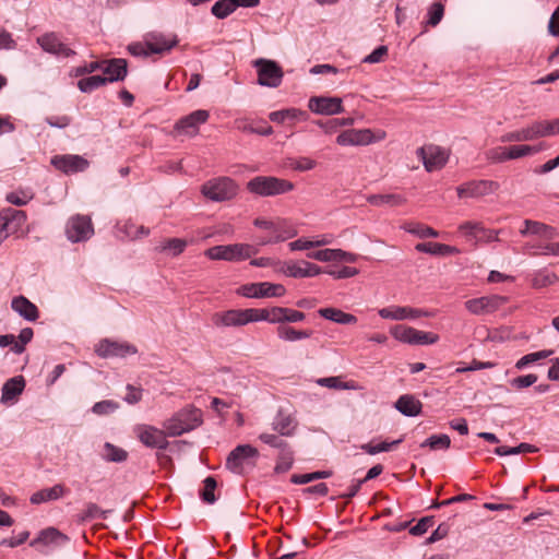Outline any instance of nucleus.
Returning <instances> with one entry per match:
<instances>
[{
	"label": "nucleus",
	"instance_id": "obj_1",
	"mask_svg": "<svg viewBox=\"0 0 559 559\" xmlns=\"http://www.w3.org/2000/svg\"><path fill=\"white\" fill-rule=\"evenodd\" d=\"M202 424V413L198 408H183L164 421L163 427L169 437L181 436Z\"/></svg>",
	"mask_w": 559,
	"mask_h": 559
},
{
	"label": "nucleus",
	"instance_id": "obj_2",
	"mask_svg": "<svg viewBox=\"0 0 559 559\" xmlns=\"http://www.w3.org/2000/svg\"><path fill=\"white\" fill-rule=\"evenodd\" d=\"M253 224L269 231V236L260 241V245L276 243L286 239L293 238L297 235L295 227L286 219H266L258 217Z\"/></svg>",
	"mask_w": 559,
	"mask_h": 559
},
{
	"label": "nucleus",
	"instance_id": "obj_3",
	"mask_svg": "<svg viewBox=\"0 0 559 559\" xmlns=\"http://www.w3.org/2000/svg\"><path fill=\"white\" fill-rule=\"evenodd\" d=\"M258 253V248L248 243L214 246L205 251L211 260L242 261Z\"/></svg>",
	"mask_w": 559,
	"mask_h": 559
},
{
	"label": "nucleus",
	"instance_id": "obj_4",
	"mask_svg": "<svg viewBox=\"0 0 559 559\" xmlns=\"http://www.w3.org/2000/svg\"><path fill=\"white\" fill-rule=\"evenodd\" d=\"M247 188L252 193L271 197L292 191L294 189V185L288 180L276 177L259 176L251 179L247 183Z\"/></svg>",
	"mask_w": 559,
	"mask_h": 559
},
{
	"label": "nucleus",
	"instance_id": "obj_5",
	"mask_svg": "<svg viewBox=\"0 0 559 559\" xmlns=\"http://www.w3.org/2000/svg\"><path fill=\"white\" fill-rule=\"evenodd\" d=\"M201 192L212 201L223 202L236 195L237 185L228 177L214 178L202 186Z\"/></svg>",
	"mask_w": 559,
	"mask_h": 559
},
{
	"label": "nucleus",
	"instance_id": "obj_6",
	"mask_svg": "<svg viewBox=\"0 0 559 559\" xmlns=\"http://www.w3.org/2000/svg\"><path fill=\"white\" fill-rule=\"evenodd\" d=\"M390 333L395 340L409 345H431L439 341L438 334L416 330L403 324L392 326Z\"/></svg>",
	"mask_w": 559,
	"mask_h": 559
},
{
	"label": "nucleus",
	"instance_id": "obj_7",
	"mask_svg": "<svg viewBox=\"0 0 559 559\" xmlns=\"http://www.w3.org/2000/svg\"><path fill=\"white\" fill-rule=\"evenodd\" d=\"M258 456L259 451L255 448L249 444L238 445L229 453L226 467L233 473L242 474L247 466L255 465Z\"/></svg>",
	"mask_w": 559,
	"mask_h": 559
},
{
	"label": "nucleus",
	"instance_id": "obj_8",
	"mask_svg": "<svg viewBox=\"0 0 559 559\" xmlns=\"http://www.w3.org/2000/svg\"><path fill=\"white\" fill-rule=\"evenodd\" d=\"M384 138V131L373 133L370 129H349L337 135L336 143L341 146L368 145L370 143L381 141Z\"/></svg>",
	"mask_w": 559,
	"mask_h": 559
},
{
	"label": "nucleus",
	"instance_id": "obj_9",
	"mask_svg": "<svg viewBox=\"0 0 559 559\" xmlns=\"http://www.w3.org/2000/svg\"><path fill=\"white\" fill-rule=\"evenodd\" d=\"M133 432L142 444L152 449L165 450L168 447L165 429H158L152 425L139 424L134 426Z\"/></svg>",
	"mask_w": 559,
	"mask_h": 559
},
{
	"label": "nucleus",
	"instance_id": "obj_10",
	"mask_svg": "<svg viewBox=\"0 0 559 559\" xmlns=\"http://www.w3.org/2000/svg\"><path fill=\"white\" fill-rule=\"evenodd\" d=\"M554 132L552 124H546L544 121H537L533 124L515 130L512 132H508L501 136L502 142H523V141H533L543 136L550 135Z\"/></svg>",
	"mask_w": 559,
	"mask_h": 559
},
{
	"label": "nucleus",
	"instance_id": "obj_11",
	"mask_svg": "<svg viewBox=\"0 0 559 559\" xmlns=\"http://www.w3.org/2000/svg\"><path fill=\"white\" fill-rule=\"evenodd\" d=\"M24 211L5 207L0 211V245L11 235L16 233L26 223Z\"/></svg>",
	"mask_w": 559,
	"mask_h": 559
},
{
	"label": "nucleus",
	"instance_id": "obj_12",
	"mask_svg": "<svg viewBox=\"0 0 559 559\" xmlns=\"http://www.w3.org/2000/svg\"><path fill=\"white\" fill-rule=\"evenodd\" d=\"M285 293L286 289L282 284H273L269 282L246 284L237 289V294L247 298L281 297Z\"/></svg>",
	"mask_w": 559,
	"mask_h": 559
},
{
	"label": "nucleus",
	"instance_id": "obj_13",
	"mask_svg": "<svg viewBox=\"0 0 559 559\" xmlns=\"http://www.w3.org/2000/svg\"><path fill=\"white\" fill-rule=\"evenodd\" d=\"M258 71V83L269 87H277L282 83L283 70L272 60L259 59L254 62Z\"/></svg>",
	"mask_w": 559,
	"mask_h": 559
},
{
	"label": "nucleus",
	"instance_id": "obj_14",
	"mask_svg": "<svg viewBox=\"0 0 559 559\" xmlns=\"http://www.w3.org/2000/svg\"><path fill=\"white\" fill-rule=\"evenodd\" d=\"M93 234L94 229L90 217L78 214L69 218L66 226V236L71 242L85 241Z\"/></svg>",
	"mask_w": 559,
	"mask_h": 559
},
{
	"label": "nucleus",
	"instance_id": "obj_15",
	"mask_svg": "<svg viewBox=\"0 0 559 559\" xmlns=\"http://www.w3.org/2000/svg\"><path fill=\"white\" fill-rule=\"evenodd\" d=\"M508 302V298L499 295L485 296L465 301V308L473 314L481 316L497 311Z\"/></svg>",
	"mask_w": 559,
	"mask_h": 559
},
{
	"label": "nucleus",
	"instance_id": "obj_16",
	"mask_svg": "<svg viewBox=\"0 0 559 559\" xmlns=\"http://www.w3.org/2000/svg\"><path fill=\"white\" fill-rule=\"evenodd\" d=\"M418 155L424 162L427 171L441 169L448 162V153L438 145H426L418 150Z\"/></svg>",
	"mask_w": 559,
	"mask_h": 559
},
{
	"label": "nucleus",
	"instance_id": "obj_17",
	"mask_svg": "<svg viewBox=\"0 0 559 559\" xmlns=\"http://www.w3.org/2000/svg\"><path fill=\"white\" fill-rule=\"evenodd\" d=\"M211 321L217 328L242 326L249 323L248 309L215 312L212 314Z\"/></svg>",
	"mask_w": 559,
	"mask_h": 559
},
{
	"label": "nucleus",
	"instance_id": "obj_18",
	"mask_svg": "<svg viewBox=\"0 0 559 559\" xmlns=\"http://www.w3.org/2000/svg\"><path fill=\"white\" fill-rule=\"evenodd\" d=\"M499 185L491 180L469 181L456 188L460 198H480L493 193Z\"/></svg>",
	"mask_w": 559,
	"mask_h": 559
},
{
	"label": "nucleus",
	"instance_id": "obj_19",
	"mask_svg": "<svg viewBox=\"0 0 559 559\" xmlns=\"http://www.w3.org/2000/svg\"><path fill=\"white\" fill-rule=\"evenodd\" d=\"M51 165L66 175L84 171L88 167V162L80 155H56L51 158Z\"/></svg>",
	"mask_w": 559,
	"mask_h": 559
},
{
	"label": "nucleus",
	"instance_id": "obj_20",
	"mask_svg": "<svg viewBox=\"0 0 559 559\" xmlns=\"http://www.w3.org/2000/svg\"><path fill=\"white\" fill-rule=\"evenodd\" d=\"M26 382L23 376H15L8 379L1 389L0 403L4 406H13L17 403L20 395L25 389Z\"/></svg>",
	"mask_w": 559,
	"mask_h": 559
},
{
	"label": "nucleus",
	"instance_id": "obj_21",
	"mask_svg": "<svg viewBox=\"0 0 559 559\" xmlns=\"http://www.w3.org/2000/svg\"><path fill=\"white\" fill-rule=\"evenodd\" d=\"M210 117L207 110L199 109L179 119L175 129L182 134L193 136L199 132V126L205 123Z\"/></svg>",
	"mask_w": 559,
	"mask_h": 559
},
{
	"label": "nucleus",
	"instance_id": "obj_22",
	"mask_svg": "<svg viewBox=\"0 0 559 559\" xmlns=\"http://www.w3.org/2000/svg\"><path fill=\"white\" fill-rule=\"evenodd\" d=\"M308 107L316 114L328 116L344 111L342 99L338 97H311Z\"/></svg>",
	"mask_w": 559,
	"mask_h": 559
},
{
	"label": "nucleus",
	"instance_id": "obj_23",
	"mask_svg": "<svg viewBox=\"0 0 559 559\" xmlns=\"http://www.w3.org/2000/svg\"><path fill=\"white\" fill-rule=\"evenodd\" d=\"M37 44L48 53L57 57H69L74 51L63 44L55 33H47L37 38Z\"/></svg>",
	"mask_w": 559,
	"mask_h": 559
},
{
	"label": "nucleus",
	"instance_id": "obj_24",
	"mask_svg": "<svg viewBox=\"0 0 559 559\" xmlns=\"http://www.w3.org/2000/svg\"><path fill=\"white\" fill-rule=\"evenodd\" d=\"M68 540L67 536L55 527L43 530L32 542V546L40 547L41 551H48L53 547L63 545Z\"/></svg>",
	"mask_w": 559,
	"mask_h": 559
},
{
	"label": "nucleus",
	"instance_id": "obj_25",
	"mask_svg": "<svg viewBox=\"0 0 559 559\" xmlns=\"http://www.w3.org/2000/svg\"><path fill=\"white\" fill-rule=\"evenodd\" d=\"M146 46L152 53H165L178 44L177 35H166L163 33H148L146 36Z\"/></svg>",
	"mask_w": 559,
	"mask_h": 559
},
{
	"label": "nucleus",
	"instance_id": "obj_26",
	"mask_svg": "<svg viewBox=\"0 0 559 559\" xmlns=\"http://www.w3.org/2000/svg\"><path fill=\"white\" fill-rule=\"evenodd\" d=\"M379 316L382 319H391V320H406V319H417L419 317H428L429 312L412 308V307H401V306H391L386 308H382L378 311Z\"/></svg>",
	"mask_w": 559,
	"mask_h": 559
},
{
	"label": "nucleus",
	"instance_id": "obj_27",
	"mask_svg": "<svg viewBox=\"0 0 559 559\" xmlns=\"http://www.w3.org/2000/svg\"><path fill=\"white\" fill-rule=\"evenodd\" d=\"M11 308L24 320L34 322L39 317V311L36 305L29 301L24 296L14 297L11 301Z\"/></svg>",
	"mask_w": 559,
	"mask_h": 559
},
{
	"label": "nucleus",
	"instance_id": "obj_28",
	"mask_svg": "<svg viewBox=\"0 0 559 559\" xmlns=\"http://www.w3.org/2000/svg\"><path fill=\"white\" fill-rule=\"evenodd\" d=\"M285 273L292 277H312L321 273V267L307 261L289 262L286 263Z\"/></svg>",
	"mask_w": 559,
	"mask_h": 559
},
{
	"label": "nucleus",
	"instance_id": "obj_29",
	"mask_svg": "<svg viewBox=\"0 0 559 559\" xmlns=\"http://www.w3.org/2000/svg\"><path fill=\"white\" fill-rule=\"evenodd\" d=\"M66 492L67 489L62 485L57 484L50 488H44L34 492L31 496L29 501L33 504H40L44 502L58 500L63 497Z\"/></svg>",
	"mask_w": 559,
	"mask_h": 559
},
{
	"label": "nucleus",
	"instance_id": "obj_30",
	"mask_svg": "<svg viewBox=\"0 0 559 559\" xmlns=\"http://www.w3.org/2000/svg\"><path fill=\"white\" fill-rule=\"evenodd\" d=\"M136 353V346L129 342L107 340V358H126Z\"/></svg>",
	"mask_w": 559,
	"mask_h": 559
},
{
	"label": "nucleus",
	"instance_id": "obj_31",
	"mask_svg": "<svg viewBox=\"0 0 559 559\" xmlns=\"http://www.w3.org/2000/svg\"><path fill=\"white\" fill-rule=\"evenodd\" d=\"M312 330H297L296 328L288 324H278V326L276 328L277 337L285 342H296L309 338L312 335Z\"/></svg>",
	"mask_w": 559,
	"mask_h": 559
},
{
	"label": "nucleus",
	"instance_id": "obj_32",
	"mask_svg": "<svg viewBox=\"0 0 559 559\" xmlns=\"http://www.w3.org/2000/svg\"><path fill=\"white\" fill-rule=\"evenodd\" d=\"M395 407L406 416H417L421 412V402L413 395H402L395 403Z\"/></svg>",
	"mask_w": 559,
	"mask_h": 559
},
{
	"label": "nucleus",
	"instance_id": "obj_33",
	"mask_svg": "<svg viewBox=\"0 0 559 559\" xmlns=\"http://www.w3.org/2000/svg\"><path fill=\"white\" fill-rule=\"evenodd\" d=\"M128 73L126 59L114 58L107 60V82L122 81Z\"/></svg>",
	"mask_w": 559,
	"mask_h": 559
},
{
	"label": "nucleus",
	"instance_id": "obj_34",
	"mask_svg": "<svg viewBox=\"0 0 559 559\" xmlns=\"http://www.w3.org/2000/svg\"><path fill=\"white\" fill-rule=\"evenodd\" d=\"M278 307H272V308H263V309H254L250 308L248 309V318L249 323L250 322H258V321H266L269 323H277L280 322L278 318Z\"/></svg>",
	"mask_w": 559,
	"mask_h": 559
},
{
	"label": "nucleus",
	"instance_id": "obj_35",
	"mask_svg": "<svg viewBox=\"0 0 559 559\" xmlns=\"http://www.w3.org/2000/svg\"><path fill=\"white\" fill-rule=\"evenodd\" d=\"M318 313L322 318L340 324H354L357 322V318L355 316L346 313L337 308H321Z\"/></svg>",
	"mask_w": 559,
	"mask_h": 559
},
{
	"label": "nucleus",
	"instance_id": "obj_36",
	"mask_svg": "<svg viewBox=\"0 0 559 559\" xmlns=\"http://www.w3.org/2000/svg\"><path fill=\"white\" fill-rule=\"evenodd\" d=\"M415 249L432 255H451L459 252L455 247L439 242H420L416 245Z\"/></svg>",
	"mask_w": 559,
	"mask_h": 559
},
{
	"label": "nucleus",
	"instance_id": "obj_37",
	"mask_svg": "<svg viewBox=\"0 0 559 559\" xmlns=\"http://www.w3.org/2000/svg\"><path fill=\"white\" fill-rule=\"evenodd\" d=\"M405 199L401 194L385 193V194H370L367 197V202L374 206H401L405 203Z\"/></svg>",
	"mask_w": 559,
	"mask_h": 559
},
{
	"label": "nucleus",
	"instance_id": "obj_38",
	"mask_svg": "<svg viewBox=\"0 0 559 559\" xmlns=\"http://www.w3.org/2000/svg\"><path fill=\"white\" fill-rule=\"evenodd\" d=\"M273 430L281 436H292L297 427L295 419L287 414L280 412L273 420Z\"/></svg>",
	"mask_w": 559,
	"mask_h": 559
},
{
	"label": "nucleus",
	"instance_id": "obj_39",
	"mask_svg": "<svg viewBox=\"0 0 559 559\" xmlns=\"http://www.w3.org/2000/svg\"><path fill=\"white\" fill-rule=\"evenodd\" d=\"M527 226L530 228V235H536L544 239H552L557 236L556 229L544 223L527 219Z\"/></svg>",
	"mask_w": 559,
	"mask_h": 559
},
{
	"label": "nucleus",
	"instance_id": "obj_40",
	"mask_svg": "<svg viewBox=\"0 0 559 559\" xmlns=\"http://www.w3.org/2000/svg\"><path fill=\"white\" fill-rule=\"evenodd\" d=\"M305 116H306L305 111H301V110L296 109V108H288V109L272 111L269 115V118L273 122L284 123L287 120H295V119H298V118H302Z\"/></svg>",
	"mask_w": 559,
	"mask_h": 559
},
{
	"label": "nucleus",
	"instance_id": "obj_41",
	"mask_svg": "<svg viewBox=\"0 0 559 559\" xmlns=\"http://www.w3.org/2000/svg\"><path fill=\"white\" fill-rule=\"evenodd\" d=\"M277 312L280 318L278 324L301 322L306 319V314L304 312L292 308L278 307Z\"/></svg>",
	"mask_w": 559,
	"mask_h": 559
},
{
	"label": "nucleus",
	"instance_id": "obj_42",
	"mask_svg": "<svg viewBox=\"0 0 559 559\" xmlns=\"http://www.w3.org/2000/svg\"><path fill=\"white\" fill-rule=\"evenodd\" d=\"M294 463V452L288 445L287 448L280 451L276 465H275V472L276 473H285L293 466Z\"/></svg>",
	"mask_w": 559,
	"mask_h": 559
},
{
	"label": "nucleus",
	"instance_id": "obj_43",
	"mask_svg": "<svg viewBox=\"0 0 559 559\" xmlns=\"http://www.w3.org/2000/svg\"><path fill=\"white\" fill-rule=\"evenodd\" d=\"M539 150H540L539 146L526 145V144L509 146L508 147L509 160L534 155V154L538 153Z\"/></svg>",
	"mask_w": 559,
	"mask_h": 559
},
{
	"label": "nucleus",
	"instance_id": "obj_44",
	"mask_svg": "<svg viewBox=\"0 0 559 559\" xmlns=\"http://www.w3.org/2000/svg\"><path fill=\"white\" fill-rule=\"evenodd\" d=\"M444 15V5L441 2H433L427 12L425 26L436 27Z\"/></svg>",
	"mask_w": 559,
	"mask_h": 559
},
{
	"label": "nucleus",
	"instance_id": "obj_45",
	"mask_svg": "<svg viewBox=\"0 0 559 559\" xmlns=\"http://www.w3.org/2000/svg\"><path fill=\"white\" fill-rule=\"evenodd\" d=\"M552 354H554L552 349H545V350H539V352H535V353H530L527 355H524L522 358H520L516 361L515 368L523 369L531 364H534L538 360H542V359H545V358L551 356Z\"/></svg>",
	"mask_w": 559,
	"mask_h": 559
},
{
	"label": "nucleus",
	"instance_id": "obj_46",
	"mask_svg": "<svg viewBox=\"0 0 559 559\" xmlns=\"http://www.w3.org/2000/svg\"><path fill=\"white\" fill-rule=\"evenodd\" d=\"M451 439L448 435H433L430 438L426 439L420 447L426 448L429 447L430 450H445L450 447Z\"/></svg>",
	"mask_w": 559,
	"mask_h": 559
},
{
	"label": "nucleus",
	"instance_id": "obj_47",
	"mask_svg": "<svg viewBox=\"0 0 559 559\" xmlns=\"http://www.w3.org/2000/svg\"><path fill=\"white\" fill-rule=\"evenodd\" d=\"M105 84V78L97 74L81 79L78 82V87L82 93H91L94 90Z\"/></svg>",
	"mask_w": 559,
	"mask_h": 559
},
{
	"label": "nucleus",
	"instance_id": "obj_48",
	"mask_svg": "<svg viewBox=\"0 0 559 559\" xmlns=\"http://www.w3.org/2000/svg\"><path fill=\"white\" fill-rule=\"evenodd\" d=\"M34 332L32 328H24L20 331L17 341L14 340V345L11 347V350L14 354H22L25 350V346L33 338Z\"/></svg>",
	"mask_w": 559,
	"mask_h": 559
},
{
	"label": "nucleus",
	"instance_id": "obj_49",
	"mask_svg": "<svg viewBox=\"0 0 559 559\" xmlns=\"http://www.w3.org/2000/svg\"><path fill=\"white\" fill-rule=\"evenodd\" d=\"M236 10L233 0H218L212 7V13L217 19H225Z\"/></svg>",
	"mask_w": 559,
	"mask_h": 559
},
{
	"label": "nucleus",
	"instance_id": "obj_50",
	"mask_svg": "<svg viewBox=\"0 0 559 559\" xmlns=\"http://www.w3.org/2000/svg\"><path fill=\"white\" fill-rule=\"evenodd\" d=\"M331 476H332L331 471H319V472H313V473L302 474V475L295 474L292 476L290 480L294 484H308L310 481H313L317 479H322V478H329Z\"/></svg>",
	"mask_w": 559,
	"mask_h": 559
},
{
	"label": "nucleus",
	"instance_id": "obj_51",
	"mask_svg": "<svg viewBox=\"0 0 559 559\" xmlns=\"http://www.w3.org/2000/svg\"><path fill=\"white\" fill-rule=\"evenodd\" d=\"M204 486L200 491V496L202 500L206 503H214L216 500V497L214 495V491L216 489V480L214 477L209 476L203 481Z\"/></svg>",
	"mask_w": 559,
	"mask_h": 559
},
{
	"label": "nucleus",
	"instance_id": "obj_52",
	"mask_svg": "<svg viewBox=\"0 0 559 559\" xmlns=\"http://www.w3.org/2000/svg\"><path fill=\"white\" fill-rule=\"evenodd\" d=\"M402 442V439L392 441V442H381L379 444H372V443H365L360 445V449L366 451L368 454H377L380 452H388L391 451L395 445L400 444Z\"/></svg>",
	"mask_w": 559,
	"mask_h": 559
},
{
	"label": "nucleus",
	"instance_id": "obj_53",
	"mask_svg": "<svg viewBox=\"0 0 559 559\" xmlns=\"http://www.w3.org/2000/svg\"><path fill=\"white\" fill-rule=\"evenodd\" d=\"M128 456V451L107 442V461L121 463L127 461Z\"/></svg>",
	"mask_w": 559,
	"mask_h": 559
},
{
	"label": "nucleus",
	"instance_id": "obj_54",
	"mask_svg": "<svg viewBox=\"0 0 559 559\" xmlns=\"http://www.w3.org/2000/svg\"><path fill=\"white\" fill-rule=\"evenodd\" d=\"M32 198L33 195L25 191H13L5 195V200L16 206L26 205Z\"/></svg>",
	"mask_w": 559,
	"mask_h": 559
},
{
	"label": "nucleus",
	"instance_id": "obj_55",
	"mask_svg": "<svg viewBox=\"0 0 559 559\" xmlns=\"http://www.w3.org/2000/svg\"><path fill=\"white\" fill-rule=\"evenodd\" d=\"M259 439L265 444H269L273 448L280 449V451H282L283 449H285L289 445L284 439H282L280 436H276L274 433L262 432L259 436Z\"/></svg>",
	"mask_w": 559,
	"mask_h": 559
},
{
	"label": "nucleus",
	"instance_id": "obj_56",
	"mask_svg": "<svg viewBox=\"0 0 559 559\" xmlns=\"http://www.w3.org/2000/svg\"><path fill=\"white\" fill-rule=\"evenodd\" d=\"M317 383L321 386L335 390H346L353 388L348 383L342 382L340 377L320 378L317 380Z\"/></svg>",
	"mask_w": 559,
	"mask_h": 559
},
{
	"label": "nucleus",
	"instance_id": "obj_57",
	"mask_svg": "<svg viewBox=\"0 0 559 559\" xmlns=\"http://www.w3.org/2000/svg\"><path fill=\"white\" fill-rule=\"evenodd\" d=\"M537 379L538 377L536 374L530 373L512 379L510 384L515 390H522L536 383Z\"/></svg>",
	"mask_w": 559,
	"mask_h": 559
},
{
	"label": "nucleus",
	"instance_id": "obj_58",
	"mask_svg": "<svg viewBox=\"0 0 559 559\" xmlns=\"http://www.w3.org/2000/svg\"><path fill=\"white\" fill-rule=\"evenodd\" d=\"M289 166L294 170L307 171L313 169L317 166V162L309 157H299L292 159Z\"/></svg>",
	"mask_w": 559,
	"mask_h": 559
},
{
	"label": "nucleus",
	"instance_id": "obj_59",
	"mask_svg": "<svg viewBox=\"0 0 559 559\" xmlns=\"http://www.w3.org/2000/svg\"><path fill=\"white\" fill-rule=\"evenodd\" d=\"M459 230L466 237H472L475 240L478 237L479 230H481L480 222H464L459 226Z\"/></svg>",
	"mask_w": 559,
	"mask_h": 559
},
{
	"label": "nucleus",
	"instance_id": "obj_60",
	"mask_svg": "<svg viewBox=\"0 0 559 559\" xmlns=\"http://www.w3.org/2000/svg\"><path fill=\"white\" fill-rule=\"evenodd\" d=\"M407 231L411 234H414L418 236L419 238H427V237H438L439 233L435 230L433 228L423 225V224H415L412 227L407 228Z\"/></svg>",
	"mask_w": 559,
	"mask_h": 559
},
{
	"label": "nucleus",
	"instance_id": "obj_61",
	"mask_svg": "<svg viewBox=\"0 0 559 559\" xmlns=\"http://www.w3.org/2000/svg\"><path fill=\"white\" fill-rule=\"evenodd\" d=\"M433 516L421 518L416 525H414L409 533L414 536H421L433 525Z\"/></svg>",
	"mask_w": 559,
	"mask_h": 559
},
{
	"label": "nucleus",
	"instance_id": "obj_62",
	"mask_svg": "<svg viewBox=\"0 0 559 559\" xmlns=\"http://www.w3.org/2000/svg\"><path fill=\"white\" fill-rule=\"evenodd\" d=\"M354 122H355V120L353 118H334V119H330V120H328L325 122L324 131L326 133H333V132H335L341 127L353 126Z\"/></svg>",
	"mask_w": 559,
	"mask_h": 559
},
{
	"label": "nucleus",
	"instance_id": "obj_63",
	"mask_svg": "<svg viewBox=\"0 0 559 559\" xmlns=\"http://www.w3.org/2000/svg\"><path fill=\"white\" fill-rule=\"evenodd\" d=\"M187 246V241L179 238L168 239L165 245H163L162 250H170L174 255L180 254Z\"/></svg>",
	"mask_w": 559,
	"mask_h": 559
},
{
	"label": "nucleus",
	"instance_id": "obj_64",
	"mask_svg": "<svg viewBox=\"0 0 559 559\" xmlns=\"http://www.w3.org/2000/svg\"><path fill=\"white\" fill-rule=\"evenodd\" d=\"M124 234L128 238L138 239L147 236L150 230L144 226H136L134 224H124Z\"/></svg>",
	"mask_w": 559,
	"mask_h": 559
}]
</instances>
